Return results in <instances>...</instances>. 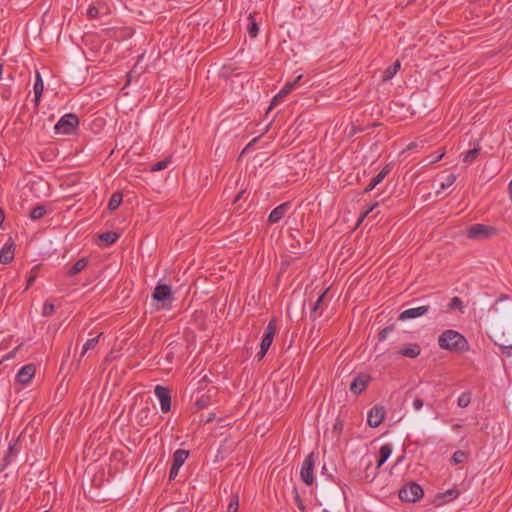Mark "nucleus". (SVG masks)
<instances>
[{
	"mask_svg": "<svg viewBox=\"0 0 512 512\" xmlns=\"http://www.w3.org/2000/svg\"><path fill=\"white\" fill-rule=\"evenodd\" d=\"M438 344L442 349L464 352L468 350V342L466 338L455 330L444 331L438 339Z\"/></svg>",
	"mask_w": 512,
	"mask_h": 512,
	"instance_id": "1",
	"label": "nucleus"
},
{
	"mask_svg": "<svg viewBox=\"0 0 512 512\" xmlns=\"http://www.w3.org/2000/svg\"><path fill=\"white\" fill-rule=\"evenodd\" d=\"M79 125V118L74 113L63 115L54 126L55 133L58 135H71Z\"/></svg>",
	"mask_w": 512,
	"mask_h": 512,
	"instance_id": "2",
	"label": "nucleus"
},
{
	"mask_svg": "<svg viewBox=\"0 0 512 512\" xmlns=\"http://www.w3.org/2000/svg\"><path fill=\"white\" fill-rule=\"evenodd\" d=\"M423 494V489L419 484L410 482L400 489L399 498L405 502H416L423 497Z\"/></svg>",
	"mask_w": 512,
	"mask_h": 512,
	"instance_id": "3",
	"label": "nucleus"
},
{
	"mask_svg": "<svg viewBox=\"0 0 512 512\" xmlns=\"http://www.w3.org/2000/svg\"><path fill=\"white\" fill-rule=\"evenodd\" d=\"M275 333H276V322L274 319H272L266 327L265 334H264L261 344H260V351L257 354L259 359H262L266 355L268 349L270 348V346L272 344Z\"/></svg>",
	"mask_w": 512,
	"mask_h": 512,
	"instance_id": "4",
	"label": "nucleus"
},
{
	"mask_svg": "<svg viewBox=\"0 0 512 512\" xmlns=\"http://www.w3.org/2000/svg\"><path fill=\"white\" fill-rule=\"evenodd\" d=\"M314 464V455L310 453L303 461L300 471L301 479L306 485H312L314 482Z\"/></svg>",
	"mask_w": 512,
	"mask_h": 512,
	"instance_id": "5",
	"label": "nucleus"
},
{
	"mask_svg": "<svg viewBox=\"0 0 512 512\" xmlns=\"http://www.w3.org/2000/svg\"><path fill=\"white\" fill-rule=\"evenodd\" d=\"M496 229L494 227L484 224H474L469 227L467 235L470 239H484L494 234Z\"/></svg>",
	"mask_w": 512,
	"mask_h": 512,
	"instance_id": "6",
	"label": "nucleus"
},
{
	"mask_svg": "<svg viewBox=\"0 0 512 512\" xmlns=\"http://www.w3.org/2000/svg\"><path fill=\"white\" fill-rule=\"evenodd\" d=\"M155 396L158 398L161 404V411L167 413L171 409V395L168 388L157 385L154 389Z\"/></svg>",
	"mask_w": 512,
	"mask_h": 512,
	"instance_id": "7",
	"label": "nucleus"
},
{
	"mask_svg": "<svg viewBox=\"0 0 512 512\" xmlns=\"http://www.w3.org/2000/svg\"><path fill=\"white\" fill-rule=\"evenodd\" d=\"M385 416V410L382 406H374L368 413L367 422L370 427H378Z\"/></svg>",
	"mask_w": 512,
	"mask_h": 512,
	"instance_id": "8",
	"label": "nucleus"
},
{
	"mask_svg": "<svg viewBox=\"0 0 512 512\" xmlns=\"http://www.w3.org/2000/svg\"><path fill=\"white\" fill-rule=\"evenodd\" d=\"M35 365L27 364L23 366L16 375V381L22 385L28 384L35 375Z\"/></svg>",
	"mask_w": 512,
	"mask_h": 512,
	"instance_id": "9",
	"label": "nucleus"
},
{
	"mask_svg": "<svg viewBox=\"0 0 512 512\" xmlns=\"http://www.w3.org/2000/svg\"><path fill=\"white\" fill-rule=\"evenodd\" d=\"M289 208L290 204L288 202L278 205L270 212L268 222L270 224L278 223L285 216Z\"/></svg>",
	"mask_w": 512,
	"mask_h": 512,
	"instance_id": "10",
	"label": "nucleus"
},
{
	"mask_svg": "<svg viewBox=\"0 0 512 512\" xmlns=\"http://www.w3.org/2000/svg\"><path fill=\"white\" fill-rule=\"evenodd\" d=\"M370 379L368 375H358L350 384V391L354 394H360L366 389Z\"/></svg>",
	"mask_w": 512,
	"mask_h": 512,
	"instance_id": "11",
	"label": "nucleus"
},
{
	"mask_svg": "<svg viewBox=\"0 0 512 512\" xmlns=\"http://www.w3.org/2000/svg\"><path fill=\"white\" fill-rule=\"evenodd\" d=\"M428 308V306H419L406 309L400 314L399 319L404 321L420 317L428 312Z\"/></svg>",
	"mask_w": 512,
	"mask_h": 512,
	"instance_id": "12",
	"label": "nucleus"
},
{
	"mask_svg": "<svg viewBox=\"0 0 512 512\" xmlns=\"http://www.w3.org/2000/svg\"><path fill=\"white\" fill-rule=\"evenodd\" d=\"M302 74L298 75L293 81H287L285 85L282 87L280 92L273 98L272 104L276 103L279 98H282L292 92L295 87L298 85L299 81L302 79Z\"/></svg>",
	"mask_w": 512,
	"mask_h": 512,
	"instance_id": "13",
	"label": "nucleus"
},
{
	"mask_svg": "<svg viewBox=\"0 0 512 512\" xmlns=\"http://www.w3.org/2000/svg\"><path fill=\"white\" fill-rule=\"evenodd\" d=\"M15 249L14 243H5L3 247L0 249V263L8 264L14 259Z\"/></svg>",
	"mask_w": 512,
	"mask_h": 512,
	"instance_id": "14",
	"label": "nucleus"
},
{
	"mask_svg": "<svg viewBox=\"0 0 512 512\" xmlns=\"http://www.w3.org/2000/svg\"><path fill=\"white\" fill-rule=\"evenodd\" d=\"M152 298L158 302H161V307L165 308L171 303L173 299L172 290H154Z\"/></svg>",
	"mask_w": 512,
	"mask_h": 512,
	"instance_id": "15",
	"label": "nucleus"
},
{
	"mask_svg": "<svg viewBox=\"0 0 512 512\" xmlns=\"http://www.w3.org/2000/svg\"><path fill=\"white\" fill-rule=\"evenodd\" d=\"M90 263L91 259L89 257H82L70 267L67 273L69 276L73 277L89 267Z\"/></svg>",
	"mask_w": 512,
	"mask_h": 512,
	"instance_id": "16",
	"label": "nucleus"
},
{
	"mask_svg": "<svg viewBox=\"0 0 512 512\" xmlns=\"http://www.w3.org/2000/svg\"><path fill=\"white\" fill-rule=\"evenodd\" d=\"M390 170V166L386 165L376 176L371 179L370 183L365 188V192L372 191L378 184H380L389 174Z\"/></svg>",
	"mask_w": 512,
	"mask_h": 512,
	"instance_id": "17",
	"label": "nucleus"
},
{
	"mask_svg": "<svg viewBox=\"0 0 512 512\" xmlns=\"http://www.w3.org/2000/svg\"><path fill=\"white\" fill-rule=\"evenodd\" d=\"M33 90H34L35 106H38L40 103V100H41L43 90H44L43 80H42L39 72L36 73V79H35Z\"/></svg>",
	"mask_w": 512,
	"mask_h": 512,
	"instance_id": "18",
	"label": "nucleus"
},
{
	"mask_svg": "<svg viewBox=\"0 0 512 512\" xmlns=\"http://www.w3.org/2000/svg\"><path fill=\"white\" fill-rule=\"evenodd\" d=\"M401 67V63L399 60H396L393 64L388 66L382 74V81L387 82L390 81L399 71Z\"/></svg>",
	"mask_w": 512,
	"mask_h": 512,
	"instance_id": "19",
	"label": "nucleus"
},
{
	"mask_svg": "<svg viewBox=\"0 0 512 512\" xmlns=\"http://www.w3.org/2000/svg\"><path fill=\"white\" fill-rule=\"evenodd\" d=\"M392 451L393 448L391 444H384L380 447L379 460L377 462L378 468L381 467L386 462V460L391 456Z\"/></svg>",
	"mask_w": 512,
	"mask_h": 512,
	"instance_id": "20",
	"label": "nucleus"
},
{
	"mask_svg": "<svg viewBox=\"0 0 512 512\" xmlns=\"http://www.w3.org/2000/svg\"><path fill=\"white\" fill-rule=\"evenodd\" d=\"M189 456V452L183 449H178L173 454V466L180 468Z\"/></svg>",
	"mask_w": 512,
	"mask_h": 512,
	"instance_id": "21",
	"label": "nucleus"
},
{
	"mask_svg": "<svg viewBox=\"0 0 512 512\" xmlns=\"http://www.w3.org/2000/svg\"><path fill=\"white\" fill-rule=\"evenodd\" d=\"M123 200V195L120 192H115L111 195L108 202V209L114 211L119 208Z\"/></svg>",
	"mask_w": 512,
	"mask_h": 512,
	"instance_id": "22",
	"label": "nucleus"
},
{
	"mask_svg": "<svg viewBox=\"0 0 512 512\" xmlns=\"http://www.w3.org/2000/svg\"><path fill=\"white\" fill-rule=\"evenodd\" d=\"M420 351V347L417 344H412L402 349L399 353L405 357L415 358L420 354Z\"/></svg>",
	"mask_w": 512,
	"mask_h": 512,
	"instance_id": "23",
	"label": "nucleus"
},
{
	"mask_svg": "<svg viewBox=\"0 0 512 512\" xmlns=\"http://www.w3.org/2000/svg\"><path fill=\"white\" fill-rule=\"evenodd\" d=\"M119 238V235L115 232H105L99 236V239L106 245L110 246L114 244Z\"/></svg>",
	"mask_w": 512,
	"mask_h": 512,
	"instance_id": "24",
	"label": "nucleus"
},
{
	"mask_svg": "<svg viewBox=\"0 0 512 512\" xmlns=\"http://www.w3.org/2000/svg\"><path fill=\"white\" fill-rule=\"evenodd\" d=\"M479 152H480V147H475L473 149L466 151L463 154V162L467 163V164L472 163L479 155Z\"/></svg>",
	"mask_w": 512,
	"mask_h": 512,
	"instance_id": "25",
	"label": "nucleus"
},
{
	"mask_svg": "<svg viewBox=\"0 0 512 512\" xmlns=\"http://www.w3.org/2000/svg\"><path fill=\"white\" fill-rule=\"evenodd\" d=\"M468 459V453L462 450L454 452L451 458V463L454 465L464 463Z\"/></svg>",
	"mask_w": 512,
	"mask_h": 512,
	"instance_id": "26",
	"label": "nucleus"
},
{
	"mask_svg": "<svg viewBox=\"0 0 512 512\" xmlns=\"http://www.w3.org/2000/svg\"><path fill=\"white\" fill-rule=\"evenodd\" d=\"M47 210H46V207L43 206V205H38L36 206L35 208L32 209L31 213H30V218L31 220L35 221V220H39L41 219L42 217H44V215L46 214Z\"/></svg>",
	"mask_w": 512,
	"mask_h": 512,
	"instance_id": "27",
	"label": "nucleus"
},
{
	"mask_svg": "<svg viewBox=\"0 0 512 512\" xmlns=\"http://www.w3.org/2000/svg\"><path fill=\"white\" fill-rule=\"evenodd\" d=\"M170 162H171L170 158H165V159H163L161 161H158V162L152 164L151 167H150V170L152 172H157V171L164 170V169H166L169 166Z\"/></svg>",
	"mask_w": 512,
	"mask_h": 512,
	"instance_id": "28",
	"label": "nucleus"
},
{
	"mask_svg": "<svg viewBox=\"0 0 512 512\" xmlns=\"http://www.w3.org/2000/svg\"><path fill=\"white\" fill-rule=\"evenodd\" d=\"M100 336H101V334L94 338L87 340V342L84 344L83 349H82V356L85 355L89 350L94 349L96 347Z\"/></svg>",
	"mask_w": 512,
	"mask_h": 512,
	"instance_id": "29",
	"label": "nucleus"
},
{
	"mask_svg": "<svg viewBox=\"0 0 512 512\" xmlns=\"http://www.w3.org/2000/svg\"><path fill=\"white\" fill-rule=\"evenodd\" d=\"M103 10V7H96V6H90L87 9V16L91 19H95L100 17L101 15L105 14Z\"/></svg>",
	"mask_w": 512,
	"mask_h": 512,
	"instance_id": "30",
	"label": "nucleus"
},
{
	"mask_svg": "<svg viewBox=\"0 0 512 512\" xmlns=\"http://www.w3.org/2000/svg\"><path fill=\"white\" fill-rule=\"evenodd\" d=\"M39 271H40V267L39 266H35L29 273L28 277H27V287L26 288H29L30 286H32L34 283H35V280L36 278L38 277L39 275Z\"/></svg>",
	"mask_w": 512,
	"mask_h": 512,
	"instance_id": "31",
	"label": "nucleus"
},
{
	"mask_svg": "<svg viewBox=\"0 0 512 512\" xmlns=\"http://www.w3.org/2000/svg\"><path fill=\"white\" fill-rule=\"evenodd\" d=\"M471 402V395L470 393H462L457 400V404L461 408L467 407Z\"/></svg>",
	"mask_w": 512,
	"mask_h": 512,
	"instance_id": "32",
	"label": "nucleus"
},
{
	"mask_svg": "<svg viewBox=\"0 0 512 512\" xmlns=\"http://www.w3.org/2000/svg\"><path fill=\"white\" fill-rule=\"evenodd\" d=\"M456 181V175L454 174H449L446 176L445 180L443 182H441V189L442 190H446L448 189L449 187H451Z\"/></svg>",
	"mask_w": 512,
	"mask_h": 512,
	"instance_id": "33",
	"label": "nucleus"
},
{
	"mask_svg": "<svg viewBox=\"0 0 512 512\" xmlns=\"http://www.w3.org/2000/svg\"><path fill=\"white\" fill-rule=\"evenodd\" d=\"M55 311V304L53 302H50V301H47L44 305H43V309H42V315L43 316H51Z\"/></svg>",
	"mask_w": 512,
	"mask_h": 512,
	"instance_id": "34",
	"label": "nucleus"
},
{
	"mask_svg": "<svg viewBox=\"0 0 512 512\" xmlns=\"http://www.w3.org/2000/svg\"><path fill=\"white\" fill-rule=\"evenodd\" d=\"M328 290H324L323 293H321L320 295H318L317 297V300L315 301V303H313L311 305V311L312 312H316L318 309H320L321 307V304L326 296V293H327Z\"/></svg>",
	"mask_w": 512,
	"mask_h": 512,
	"instance_id": "35",
	"label": "nucleus"
},
{
	"mask_svg": "<svg viewBox=\"0 0 512 512\" xmlns=\"http://www.w3.org/2000/svg\"><path fill=\"white\" fill-rule=\"evenodd\" d=\"M462 301L460 298L458 297H453L450 301V303L448 304V309L449 310H462Z\"/></svg>",
	"mask_w": 512,
	"mask_h": 512,
	"instance_id": "36",
	"label": "nucleus"
},
{
	"mask_svg": "<svg viewBox=\"0 0 512 512\" xmlns=\"http://www.w3.org/2000/svg\"><path fill=\"white\" fill-rule=\"evenodd\" d=\"M239 507V499L237 495H234L228 504L227 512H237Z\"/></svg>",
	"mask_w": 512,
	"mask_h": 512,
	"instance_id": "37",
	"label": "nucleus"
},
{
	"mask_svg": "<svg viewBox=\"0 0 512 512\" xmlns=\"http://www.w3.org/2000/svg\"><path fill=\"white\" fill-rule=\"evenodd\" d=\"M248 33L251 37H256L259 32V27L254 20H251L247 27Z\"/></svg>",
	"mask_w": 512,
	"mask_h": 512,
	"instance_id": "38",
	"label": "nucleus"
},
{
	"mask_svg": "<svg viewBox=\"0 0 512 512\" xmlns=\"http://www.w3.org/2000/svg\"><path fill=\"white\" fill-rule=\"evenodd\" d=\"M423 405H424V402H423L422 399H420V398H415L414 399V401H413V408H414L415 411L421 410Z\"/></svg>",
	"mask_w": 512,
	"mask_h": 512,
	"instance_id": "39",
	"label": "nucleus"
},
{
	"mask_svg": "<svg viewBox=\"0 0 512 512\" xmlns=\"http://www.w3.org/2000/svg\"><path fill=\"white\" fill-rule=\"evenodd\" d=\"M179 469L180 468H178L176 466H173V465L171 466L170 473H169V479L170 480H173V479H175L177 477Z\"/></svg>",
	"mask_w": 512,
	"mask_h": 512,
	"instance_id": "40",
	"label": "nucleus"
},
{
	"mask_svg": "<svg viewBox=\"0 0 512 512\" xmlns=\"http://www.w3.org/2000/svg\"><path fill=\"white\" fill-rule=\"evenodd\" d=\"M377 206H378L377 202L369 205L368 208L366 209V211L363 213L361 220H363L365 217H367V215L369 213H371Z\"/></svg>",
	"mask_w": 512,
	"mask_h": 512,
	"instance_id": "41",
	"label": "nucleus"
},
{
	"mask_svg": "<svg viewBox=\"0 0 512 512\" xmlns=\"http://www.w3.org/2000/svg\"><path fill=\"white\" fill-rule=\"evenodd\" d=\"M502 353L506 356L512 357V345L501 346Z\"/></svg>",
	"mask_w": 512,
	"mask_h": 512,
	"instance_id": "42",
	"label": "nucleus"
},
{
	"mask_svg": "<svg viewBox=\"0 0 512 512\" xmlns=\"http://www.w3.org/2000/svg\"><path fill=\"white\" fill-rule=\"evenodd\" d=\"M295 503L297 504L298 508H300L301 510H304V505H303V502L297 492V490L295 489Z\"/></svg>",
	"mask_w": 512,
	"mask_h": 512,
	"instance_id": "43",
	"label": "nucleus"
},
{
	"mask_svg": "<svg viewBox=\"0 0 512 512\" xmlns=\"http://www.w3.org/2000/svg\"><path fill=\"white\" fill-rule=\"evenodd\" d=\"M389 331H390L389 328H384L382 331H380V333H379L380 339L381 340L386 339L387 334L389 333Z\"/></svg>",
	"mask_w": 512,
	"mask_h": 512,
	"instance_id": "44",
	"label": "nucleus"
},
{
	"mask_svg": "<svg viewBox=\"0 0 512 512\" xmlns=\"http://www.w3.org/2000/svg\"><path fill=\"white\" fill-rule=\"evenodd\" d=\"M447 494L452 497V498H455L458 496V492L456 490H448L447 491Z\"/></svg>",
	"mask_w": 512,
	"mask_h": 512,
	"instance_id": "45",
	"label": "nucleus"
},
{
	"mask_svg": "<svg viewBox=\"0 0 512 512\" xmlns=\"http://www.w3.org/2000/svg\"><path fill=\"white\" fill-rule=\"evenodd\" d=\"M4 220H5V214H4L3 210L0 209V226H2V224L4 223Z\"/></svg>",
	"mask_w": 512,
	"mask_h": 512,
	"instance_id": "46",
	"label": "nucleus"
},
{
	"mask_svg": "<svg viewBox=\"0 0 512 512\" xmlns=\"http://www.w3.org/2000/svg\"><path fill=\"white\" fill-rule=\"evenodd\" d=\"M243 194H244V191H240V192L237 194V196L235 197V199H234V203L238 202V201L241 199V197H242V195H243Z\"/></svg>",
	"mask_w": 512,
	"mask_h": 512,
	"instance_id": "47",
	"label": "nucleus"
},
{
	"mask_svg": "<svg viewBox=\"0 0 512 512\" xmlns=\"http://www.w3.org/2000/svg\"><path fill=\"white\" fill-rule=\"evenodd\" d=\"M155 288L162 289V288H170V287L166 284L158 283Z\"/></svg>",
	"mask_w": 512,
	"mask_h": 512,
	"instance_id": "48",
	"label": "nucleus"
},
{
	"mask_svg": "<svg viewBox=\"0 0 512 512\" xmlns=\"http://www.w3.org/2000/svg\"><path fill=\"white\" fill-rule=\"evenodd\" d=\"M342 428V423L340 421H337L334 425V429L337 430V429H341Z\"/></svg>",
	"mask_w": 512,
	"mask_h": 512,
	"instance_id": "49",
	"label": "nucleus"
},
{
	"mask_svg": "<svg viewBox=\"0 0 512 512\" xmlns=\"http://www.w3.org/2000/svg\"><path fill=\"white\" fill-rule=\"evenodd\" d=\"M14 354H15V352L12 351L7 356H5L4 359H10V358H12L14 356Z\"/></svg>",
	"mask_w": 512,
	"mask_h": 512,
	"instance_id": "50",
	"label": "nucleus"
},
{
	"mask_svg": "<svg viewBox=\"0 0 512 512\" xmlns=\"http://www.w3.org/2000/svg\"><path fill=\"white\" fill-rule=\"evenodd\" d=\"M442 156H443V154L438 155V158H435L434 160H432V162L440 160L442 158Z\"/></svg>",
	"mask_w": 512,
	"mask_h": 512,
	"instance_id": "51",
	"label": "nucleus"
},
{
	"mask_svg": "<svg viewBox=\"0 0 512 512\" xmlns=\"http://www.w3.org/2000/svg\"><path fill=\"white\" fill-rule=\"evenodd\" d=\"M212 420V416H209V418L206 420V422H210Z\"/></svg>",
	"mask_w": 512,
	"mask_h": 512,
	"instance_id": "52",
	"label": "nucleus"
},
{
	"mask_svg": "<svg viewBox=\"0 0 512 512\" xmlns=\"http://www.w3.org/2000/svg\"><path fill=\"white\" fill-rule=\"evenodd\" d=\"M322 472H323V473H324V472H326V467H325V465L322 467Z\"/></svg>",
	"mask_w": 512,
	"mask_h": 512,
	"instance_id": "53",
	"label": "nucleus"
},
{
	"mask_svg": "<svg viewBox=\"0 0 512 512\" xmlns=\"http://www.w3.org/2000/svg\"><path fill=\"white\" fill-rule=\"evenodd\" d=\"M2 363V360H0V364Z\"/></svg>",
	"mask_w": 512,
	"mask_h": 512,
	"instance_id": "54",
	"label": "nucleus"
}]
</instances>
